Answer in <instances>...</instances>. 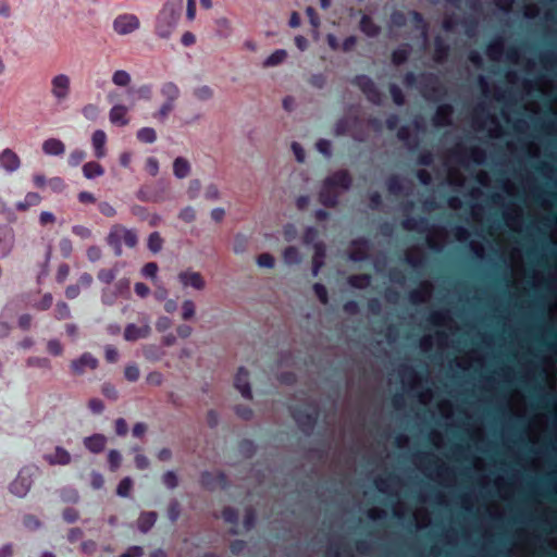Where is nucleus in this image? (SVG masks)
Here are the masks:
<instances>
[{"label":"nucleus","instance_id":"f257e3e1","mask_svg":"<svg viewBox=\"0 0 557 557\" xmlns=\"http://www.w3.org/2000/svg\"><path fill=\"white\" fill-rule=\"evenodd\" d=\"M183 12V0H166L156 17L154 33L159 38L169 39Z\"/></svg>","mask_w":557,"mask_h":557},{"label":"nucleus","instance_id":"f03ea898","mask_svg":"<svg viewBox=\"0 0 557 557\" xmlns=\"http://www.w3.org/2000/svg\"><path fill=\"white\" fill-rule=\"evenodd\" d=\"M289 410L299 430L307 435L311 434L320 414L318 406L313 403H308L302 406L290 407Z\"/></svg>","mask_w":557,"mask_h":557},{"label":"nucleus","instance_id":"7ed1b4c3","mask_svg":"<svg viewBox=\"0 0 557 557\" xmlns=\"http://www.w3.org/2000/svg\"><path fill=\"white\" fill-rule=\"evenodd\" d=\"M351 84L362 91L369 102L375 106L382 104L383 95L371 77L359 74L351 79Z\"/></svg>","mask_w":557,"mask_h":557},{"label":"nucleus","instance_id":"20e7f679","mask_svg":"<svg viewBox=\"0 0 557 557\" xmlns=\"http://www.w3.org/2000/svg\"><path fill=\"white\" fill-rule=\"evenodd\" d=\"M50 94L58 104L65 102L71 95V78L60 73L50 81Z\"/></svg>","mask_w":557,"mask_h":557},{"label":"nucleus","instance_id":"39448f33","mask_svg":"<svg viewBox=\"0 0 557 557\" xmlns=\"http://www.w3.org/2000/svg\"><path fill=\"white\" fill-rule=\"evenodd\" d=\"M33 474L34 469L33 468H23L16 479L11 483L10 485V492L17 496V497H24L29 492L32 483H33Z\"/></svg>","mask_w":557,"mask_h":557},{"label":"nucleus","instance_id":"423d86ee","mask_svg":"<svg viewBox=\"0 0 557 557\" xmlns=\"http://www.w3.org/2000/svg\"><path fill=\"white\" fill-rule=\"evenodd\" d=\"M140 27L139 18L135 14L124 13L113 21V29L119 35H128Z\"/></svg>","mask_w":557,"mask_h":557},{"label":"nucleus","instance_id":"0eeeda50","mask_svg":"<svg viewBox=\"0 0 557 557\" xmlns=\"http://www.w3.org/2000/svg\"><path fill=\"white\" fill-rule=\"evenodd\" d=\"M201 486L208 491L226 490L228 486V480L224 472L218 471L215 473L205 471L200 478Z\"/></svg>","mask_w":557,"mask_h":557},{"label":"nucleus","instance_id":"6e6552de","mask_svg":"<svg viewBox=\"0 0 557 557\" xmlns=\"http://www.w3.org/2000/svg\"><path fill=\"white\" fill-rule=\"evenodd\" d=\"M324 182L334 189L342 188L348 190L352 185V177L347 170H338L327 176Z\"/></svg>","mask_w":557,"mask_h":557},{"label":"nucleus","instance_id":"1a4fd4ad","mask_svg":"<svg viewBox=\"0 0 557 557\" xmlns=\"http://www.w3.org/2000/svg\"><path fill=\"white\" fill-rule=\"evenodd\" d=\"M99 362L90 352H84L78 359L71 362V370L74 374L81 375L85 372V369L90 370L97 369Z\"/></svg>","mask_w":557,"mask_h":557},{"label":"nucleus","instance_id":"9d476101","mask_svg":"<svg viewBox=\"0 0 557 557\" xmlns=\"http://www.w3.org/2000/svg\"><path fill=\"white\" fill-rule=\"evenodd\" d=\"M178 281L184 287H193L197 290H201L206 287V282L199 272L195 271H182L178 273Z\"/></svg>","mask_w":557,"mask_h":557},{"label":"nucleus","instance_id":"9b49d317","mask_svg":"<svg viewBox=\"0 0 557 557\" xmlns=\"http://www.w3.org/2000/svg\"><path fill=\"white\" fill-rule=\"evenodd\" d=\"M248 379L249 372L244 367H240L235 375L234 386L240 392L244 398L251 399L252 392Z\"/></svg>","mask_w":557,"mask_h":557},{"label":"nucleus","instance_id":"f8f14e48","mask_svg":"<svg viewBox=\"0 0 557 557\" xmlns=\"http://www.w3.org/2000/svg\"><path fill=\"white\" fill-rule=\"evenodd\" d=\"M15 235L13 228L9 226L0 227V258L10 255L14 247Z\"/></svg>","mask_w":557,"mask_h":557},{"label":"nucleus","instance_id":"ddd939ff","mask_svg":"<svg viewBox=\"0 0 557 557\" xmlns=\"http://www.w3.org/2000/svg\"><path fill=\"white\" fill-rule=\"evenodd\" d=\"M454 108L449 103L440 104L432 117V122L435 126H449L451 124V116Z\"/></svg>","mask_w":557,"mask_h":557},{"label":"nucleus","instance_id":"4468645a","mask_svg":"<svg viewBox=\"0 0 557 557\" xmlns=\"http://www.w3.org/2000/svg\"><path fill=\"white\" fill-rule=\"evenodd\" d=\"M21 166L20 157L10 148L0 152V168L9 173L16 171Z\"/></svg>","mask_w":557,"mask_h":557},{"label":"nucleus","instance_id":"2eb2a0df","mask_svg":"<svg viewBox=\"0 0 557 557\" xmlns=\"http://www.w3.org/2000/svg\"><path fill=\"white\" fill-rule=\"evenodd\" d=\"M422 82V90L424 97H430V95L442 94V88L440 86L438 77L433 73H423L420 75Z\"/></svg>","mask_w":557,"mask_h":557},{"label":"nucleus","instance_id":"dca6fc26","mask_svg":"<svg viewBox=\"0 0 557 557\" xmlns=\"http://www.w3.org/2000/svg\"><path fill=\"white\" fill-rule=\"evenodd\" d=\"M122 225L115 224L111 227L108 236H107V244L113 249L114 256L121 257L123 253L122 250V238H123V232H122Z\"/></svg>","mask_w":557,"mask_h":557},{"label":"nucleus","instance_id":"f3484780","mask_svg":"<svg viewBox=\"0 0 557 557\" xmlns=\"http://www.w3.org/2000/svg\"><path fill=\"white\" fill-rule=\"evenodd\" d=\"M338 193L323 181L319 193V201L326 208H335L338 205Z\"/></svg>","mask_w":557,"mask_h":557},{"label":"nucleus","instance_id":"a211bd4d","mask_svg":"<svg viewBox=\"0 0 557 557\" xmlns=\"http://www.w3.org/2000/svg\"><path fill=\"white\" fill-rule=\"evenodd\" d=\"M151 329L148 324L138 326L134 323L127 324L124 330V338L128 342H135L149 336Z\"/></svg>","mask_w":557,"mask_h":557},{"label":"nucleus","instance_id":"6ab92c4d","mask_svg":"<svg viewBox=\"0 0 557 557\" xmlns=\"http://www.w3.org/2000/svg\"><path fill=\"white\" fill-rule=\"evenodd\" d=\"M128 108L124 104H114L109 112V120L113 125L126 126L129 123L127 117Z\"/></svg>","mask_w":557,"mask_h":557},{"label":"nucleus","instance_id":"aec40b11","mask_svg":"<svg viewBox=\"0 0 557 557\" xmlns=\"http://www.w3.org/2000/svg\"><path fill=\"white\" fill-rule=\"evenodd\" d=\"M401 227L406 231H417L419 233H423L430 230L429 227V221L426 218L419 216H406L401 221Z\"/></svg>","mask_w":557,"mask_h":557},{"label":"nucleus","instance_id":"412c9836","mask_svg":"<svg viewBox=\"0 0 557 557\" xmlns=\"http://www.w3.org/2000/svg\"><path fill=\"white\" fill-rule=\"evenodd\" d=\"M450 54L449 45L441 37L436 36L434 39V53L433 59L436 63H444L448 60Z\"/></svg>","mask_w":557,"mask_h":557},{"label":"nucleus","instance_id":"4be33fe9","mask_svg":"<svg viewBox=\"0 0 557 557\" xmlns=\"http://www.w3.org/2000/svg\"><path fill=\"white\" fill-rule=\"evenodd\" d=\"M359 29L368 37H376L381 33V27L367 14L361 16Z\"/></svg>","mask_w":557,"mask_h":557},{"label":"nucleus","instance_id":"5701e85b","mask_svg":"<svg viewBox=\"0 0 557 557\" xmlns=\"http://www.w3.org/2000/svg\"><path fill=\"white\" fill-rule=\"evenodd\" d=\"M92 147L95 149V156L98 159H101L106 156V143H107V135L103 131L97 129L94 132L91 137Z\"/></svg>","mask_w":557,"mask_h":557},{"label":"nucleus","instance_id":"b1692460","mask_svg":"<svg viewBox=\"0 0 557 557\" xmlns=\"http://www.w3.org/2000/svg\"><path fill=\"white\" fill-rule=\"evenodd\" d=\"M107 438L102 434H94L84 440L85 447L94 454H99L104 449Z\"/></svg>","mask_w":557,"mask_h":557},{"label":"nucleus","instance_id":"393cba45","mask_svg":"<svg viewBox=\"0 0 557 557\" xmlns=\"http://www.w3.org/2000/svg\"><path fill=\"white\" fill-rule=\"evenodd\" d=\"M410 54H411L410 45L404 44V45L399 46L398 48H396L395 50H393L392 55H391L392 63L396 66L403 65L408 61Z\"/></svg>","mask_w":557,"mask_h":557},{"label":"nucleus","instance_id":"a878e982","mask_svg":"<svg viewBox=\"0 0 557 557\" xmlns=\"http://www.w3.org/2000/svg\"><path fill=\"white\" fill-rule=\"evenodd\" d=\"M42 151L49 156H61L65 151V146L60 139L49 138L44 141Z\"/></svg>","mask_w":557,"mask_h":557},{"label":"nucleus","instance_id":"bb28decb","mask_svg":"<svg viewBox=\"0 0 557 557\" xmlns=\"http://www.w3.org/2000/svg\"><path fill=\"white\" fill-rule=\"evenodd\" d=\"M127 96L131 98V104H135L136 99L134 98V95H138V99L144 100H150L152 97V86L149 84H144L139 86L138 88H128L126 90Z\"/></svg>","mask_w":557,"mask_h":557},{"label":"nucleus","instance_id":"cd10ccee","mask_svg":"<svg viewBox=\"0 0 557 557\" xmlns=\"http://www.w3.org/2000/svg\"><path fill=\"white\" fill-rule=\"evenodd\" d=\"M190 173V163L183 157H177L173 162V174L177 178H185Z\"/></svg>","mask_w":557,"mask_h":557},{"label":"nucleus","instance_id":"c85d7f7f","mask_svg":"<svg viewBox=\"0 0 557 557\" xmlns=\"http://www.w3.org/2000/svg\"><path fill=\"white\" fill-rule=\"evenodd\" d=\"M160 94L165 98V101L173 102L180 97V88L173 82H166L161 86Z\"/></svg>","mask_w":557,"mask_h":557},{"label":"nucleus","instance_id":"c756f323","mask_svg":"<svg viewBox=\"0 0 557 557\" xmlns=\"http://www.w3.org/2000/svg\"><path fill=\"white\" fill-rule=\"evenodd\" d=\"M157 518L158 515L154 511L141 512L137 521L138 529L144 533L148 532L154 525Z\"/></svg>","mask_w":557,"mask_h":557},{"label":"nucleus","instance_id":"7c9ffc66","mask_svg":"<svg viewBox=\"0 0 557 557\" xmlns=\"http://www.w3.org/2000/svg\"><path fill=\"white\" fill-rule=\"evenodd\" d=\"M46 459L49 461L50 465L64 466L71 462V455L66 449L62 447H57L54 454L47 456Z\"/></svg>","mask_w":557,"mask_h":557},{"label":"nucleus","instance_id":"2f4dec72","mask_svg":"<svg viewBox=\"0 0 557 557\" xmlns=\"http://www.w3.org/2000/svg\"><path fill=\"white\" fill-rule=\"evenodd\" d=\"M83 174L86 178L92 180L95 177L103 175L104 169L100 163L96 161H90L83 165Z\"/></svg>","mask_w":557,"mask_h":557},{"label":"nucleus","instance_id":"473e14b6","mask_svg":"<svg viewBox=\"0 0 557 557\" xmlns=\"http://www.w3.org/2000/svg\"><path fill=\"white\" fill-rule=\"evenodd\" d=\"M430 284L422 283L419 288L412 289L409 293V300L411 304L418 305L425 300L426 296L430 294Z\"/></svg>","mask_w":557,"mask_h":557},{"label":"nucleus","instance_id":"72a5a7b5","mask_svg":"<svg viewBox=\"0 0 557 557\" xmlns=\"http://www.w3.org/2000/svg\"><path fill=\"white\" fill-rule=\"evenodd\" d=\"M222 518L226 523L233 524L234 528L230 530V533L235 535L238 533L235 525L238 523V511L233 507H225L222 510Z\"/></svg>","mask_w":557,"mask_h":557},{"label":"nucleus","instance_id":"f704fd0d","mask_svg":"<svg viewBox=\"0 0 557 557\" xmlns=\"http://www.w3.org/2000/svg\"><path fill=\"white\" fill-rule=\"evenodd\" d=\"M503 51H504V40L500 37L493 39L486 46V53L492 60L498 59V57L503 53Z\"/></svg>","mask_w":557,"mask_h":557},{"label":"nucleus","instance_id":"c9c22d12","mask_svg":"<svg viewBox=\"0 0 557 557\" xmlns=\"http://www.w3.org/2000/svg\"><path fill=\"white\" fill-rule=\"evenodd\" d=\"M348 283L358 289L367 288L371 283V275L367 273L355 274L349 276Z\"/></svg>","mask_w":557,"mask_h":557},{"label":"nucleus","instance_id":"e433bc0d","mask_svg":"<svg viewBox=\"0 0 557 557\" xmlns=\"http://www.w3.org/2000/svg\"><path fill=\"white\" fill-rule=\"evenodd\" d=\"M287 57V52L283 49L275 50L263 62L265 67L281 64Z\"/></svg>","mask_w":557,"mask_h":557},{"label":"nucleus","instance_id":"4c0bfd02","mask_svg":"<svg viewBox=\"0 0 557 557\" xmlns=\"http://www.w3.org/2000/svg\"><path fill=\"white\" fill-rule=\"evenodd\" d=\"M136 137L140 143L152 144L157 140V133L152 127H143L137 131Z\"/></svg>","mask_w":557,"mask_h":557},{"label":"nucleus","instance_id":"58836bf2","mask_svg":"<svg viewBox=\"0 0 557 557\" xmlns=\"http://www.w3.org/2000/svg\"><path fill=\"white\" fill-rule=\"evenodd\" d=\"M411 21L414 24V28L421 30L423 37L425 38L428 35V24L423 17V15L418 11H410Z\"/></svg>","mask_w":557,"mask_h":557},{"label":"nucleus","instance_id":"ea45409f","mask_svg":"<svg viewBox=\"0 0 557 557\" xmlns=\"http://www.w3.org/2000/svg\"><path fill=\"white\" fill-rule=\"evenodd\" d=\"M147 246L153 253H158L162 249L163 238L159 232H153L149 235Z\"/></svg>","mask_w":557,"mask_h":557},{"label":"nucleus","instance_id":"a19ab883","mask_svg":"<svg viewBox=\"0 0 557 557\" xmlns=\"http://www.w3.org/2000/svg\"><path fill=\"white\" fill-rule=\"evenodd\" d=\"M131 81L129 73L124 70H117L112 75V83L119 87H127Z\"/></svg>","mask_w":557,"mask_h":557},{"label":"nucleus","instance_id":"79ce46f5","mask_svg":"<svg viewBox=\"0 0 557 557\" xmlns=\"http://www.w3.org/2000/svg\"><path fill=\"white\" fill-rule=\"evenodd\" d=\"M238 451L245 458H251L256 453V445H255L253 441L247 440V438L242 440L238 443Z\"/></svg>","mask_w":557,"mask_h":557},{"label":"nucleus","instance_id":"37998d69","mask_svg":"<svg viewBox=\"0 0 557 557\" xmlns=\"http://www.w3.org/2000/svg\"><path fill=\"white\" fill-rule=\"evenodd\" d=\"M122 230H123L122 231L123 232L122 244L124 243V245L128 248L136 247V245L138 244L137 233L134 230L126 228L123 225H122Z\"/></svg>","mask_w":557,"mask_h":557},{"label":"nucleus","instance_id":"c03bdc74","mask_svg":"<svg viewBox=\"0 0 557 557\" xmlns=\"http://www.w3.org/2000/svg\"><path fill=\"white\" fill-rule=\"evenodd\" d=\"M283 258L287 264H296L300 261L299 251L295 246H288L283 251Z\"/></svg>","mask_w":557,"mask_h":557},{"label":"nucleus","instance_id":"a18cd8bd","mask_svg":"<svg viewBox=\"0 0 557 557\" xmlns=\"http://www.w3.org/2000/svg\"><path fill=\"white\" fill-rule=\"evenodd\" d=\"M174 108L175 103L165 101L160 107V109L156 113H153V117L161 122H164L168 119L169 114L174 110Z\"/></svg>","mask_w":557,"mask_h":557},{"label":"nucleus","instance_id":"49530a36","mask_svg":"<svg viewBox=\"0 0 557 557\" xmlns=\"http://www.w3.org/2000/svg\"><path fill=\"white\" fill-rule=\"evenodd\" d=\"M388 90L396 106L400 107L405 104L406 98L399 86H397L396 84H391Z\"/></svg>","mask_w":557,"mask_h":557},{"label":"nucleus","instance_id":"de8ad7c7","mask_svg":"<svg viewBox=\"0 0 557 557\" xmlns=\"http://www.w3.org/2000/svg\"><path fill=\"white\" fill-rule=\"evenodd\" d=\"M121 462H122V456H121L120 451H117L115 449H111L108 454V463H109L110 471L115 472L120 468Z\"/></svg>","mask_w":557,"mask_h":557},{"label":"nucleus","instance_id":"09e8293b","mask_svg":"<svg viewBox=\"0 0 557 557\" xmlns=\"http://www.w3.org/2000/svg\"><path fill=\"white\" fill-rule=\"evenodd\" d=\"M133 486V481L131 478L126 476L122 479L117 485L116 493L121 497H127Z\"/></svg>","mask_w":557,"mask_h":557},{"label":"nucleus","instance_id":"8fccbe9b","mask_svg":"<svg viewBox=\"0 0 557 557\" xmlns=\"http://www.w3.org/2000/svg\"><path fill=\"white\" fill-rule=\"evenodd\" d=\"M28 367H36L41 369H50L51 362L46 357H29L26 361Z\"/></svg>","mask_w":557,"mask_h":557},{"label":"nucleus","instance_id":"3c124183","mask_svg":"<svg viewBox=\"0 0 557 557\" xmlns=\"http://www.w3.org/2000/svg\"><path fill=\"white\" fill-rule=\"evenodd\" d=\"M467 154L476 164H482L485 160V151L478 147L468 149Z\"/></svg>","mask_w":557,"mask_h":557},{"label":"nucleus","instance_id":"603ef678","mask_svg":"<svg viewBox=\"0 0 557 557\" xmlns=\"http://www.w3.org/2000/svg\"><path fill=\"white\" fill-rule=\"evenodd\" d=\"M55 319L65 320L71 317V310L66 302L59 301L55 306Z\"/></svg>","mask_w":557,"mask_h":557},{"label":"nucleus","instance_id":"864d4df0","mask_svg":"<svg viewBox=\"0 0 557 557\" xmlns=\"http://www.w3.org/2000/svg\"><path fill=\"white\" fill-rule=\"evenodd\" d=\"M313 292L322 305H327L329 293L326 287L321 283L313 284Z\"/></svg>","mask_w":557,"mask_h":557},{"label":"nucleus","instance_id":"5fc2aeb1","mask_svg":"<svg viewBox=\"0 0 557 557\" xmlns=\"http://www.w3.org/2000/svg\"><path fill=\"white\" fill-rule=\"evenodd\" d=\"M82 114L89 121H95L99 115V108L97 104L88 103L83 107Z\"/></svg>","mask_w":557,"mask_h":557},{"label":"nucleus","instance_id":"6e6d98bb","mask_svg":"<svg viewBox=\"0 0 557 557\" xmlns=\"http://www.w3.org/2000/svg\"><path fill=\"white\" fill-rule=\"evenodd\" d=\"M181 515V505L177 500H172L168 506V518L171 522H176Z\"/></svg>","mask_w":557,"mask_h":557},{"label":"nucleus","instance_id":"4d7b16f0","mask_svg":"<svg viewBox=\"0 0 557 557\" xmlns=\"http://www.w3.org/2000/svg\"><path fill=\"white\" fill-rule=\"evenodd\" d=\"M387 189L391 194L397 195L403 190V184L398 176L392 175L387 182Z\"/></svg>","mask_w":557,"mask_h":557},{"label":"nucleus","instance_id":"13d9d810","mask_svg":"<svg viewBox=\"0 0 557 557\" xmlns=\"http://www.w3.org/2000/svg\"><path fill=\"white\" fill-rule=\"evenodd\" d=\"M195 314V304L190 299H186L182 305V318L183 320H190Z\"/></svg>","mask_w":557,"mask_h":557},{"label":"nucleus","instance_id":"bf43d9fd","mask_svg":"<svg viewBox=\"0 0 557 557\" xmlns=\"http://www.w3.org/2000/svg\"><path fill=\"white\" fill-rule=\"evenodd\" d=\"M162 482L170 490H173L178 485V479L174 471H166L162 475Z\"/></svg>","mask_w":557,"mask_h":557},{"label":"nucleus","instance_id":"052dcab7","mask_svg":"<svg viewBox=\"0 0 557 557\" xmlns=\"http://www.w3.org/2000/svg\"><path fill=\"white\" fill-rule=\"evenodd\" d=\"M256 521H257V515H256V511L253 508H248L245 512V517H244V528L249 531L251 530L255 524H256Z\"/></svg>","mask_w":557,"mask_h":557},{"label":"nucleus","instance_id":"680f3d73","mask_svg":"<svg viewBox=\"0 0 557 557\" xmlns=\"http://www.w3.org/2000/svg\"><path fill=\"white\" fill-rule=\"evenodd\" d=\"M86 158V152L81 149L73 150L67 159L71 166H77Z\"/></svg>","mask_w":557,"mask_h":557},{"label":"nucleus","instance_id":"e2e57ef3","mask_svg":"<svg viewBox=\"0 0 557 557\" xmlns=\"http://www.w3.org/2000/svg\"><path fill=\"white\" fill-rule=\"evenodd\" d=\"M194 95L197 99L205 101V100H209L210 98H212L213 91L209 86L203 85V86L196 88L194 90Z\"/></svg>","mask_w":557,"mask_h":557},{"label":"nucleus","instance_id":"0e129e2a","mask_svg":"<svg viewBox=\"0 0 557 557\" xmlns=\"http://www.w3.org/2000/svg\"><path fill=\"white\" fill-rule=\"evenodd\" d=\"M257 263L261 268L272 269L275 264V260L272 255L264 252L258 256Z\"/></svg>","mask_w":557,"mask_h":557},{"label":"nucleus","instance_id":"69168bd1","mask_svg":"<svg viewBox=\"0 0 557 557\" xmlns=\"http://www.w3.org/2000/svg\"><path fill=\"white\" fill-rule=\"evenodd\" d=\"M391 22L396 27H404L407 24V16L403 11H394L391 14Z\"/></svg>","mask_w":557,"mask_h":557},{"label":"nucleus","instance_id":"338daca9","mask_svg":"<svg viewBox=\"0 0 557 557\" xmlns=\"http://www.w3.org/2000/svg\"><path fill=\"white\" fill-rule=\"evenodd\" d=\"M139 369L136 364H128L125 367L124 375L129 382H136L139 379Z\"/></svg>","mask_w":557,"mask_h":557},{"label":"nucleus","instance_id":"774afa93","mask_svg":"<svg viewBox=\"0 0 557 557\" xmlns=\"http://www.w3.org/2000/svg\"><path fill=\"white\" fill-rule=\"evenodd\" d=\"M178 218L186 223H190L196 219V211L190 206L185 207L181 210Z\"/></svg>","mask_w":557,"mask_h":557}]
</instances>
